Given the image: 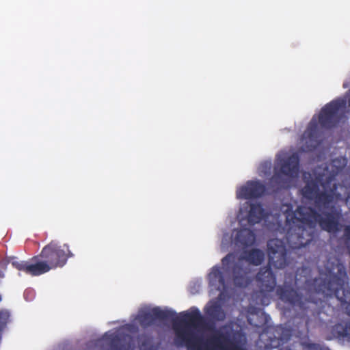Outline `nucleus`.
Wrapping results in <instances>:
<instances>
[{
    "label": "nucleus",
    "instance_id": "f257e3e1",
    "mask_svg": "<svg viewBox=\"0 0 350 350\" xmlns=\"http://www.w3.org/2000/svg\"><path fill=\"white\" fill-rule=\"evenodd\" d=\"M334 175L329 176L321 183L323 191H320V180L312 179L306 183L302 194L308 200H313L314 208L299 206L295 211H287L286 215V238L289 247L293 250L308 245L314 239L316 224L324 231L338 233L342 230V218L340 208L332 204L334 199H340L345 194L338 192Z\"/></svg>",
    "mask_w": 350,
    "mask_h": 350
},
{
    "label": "nucleus",
    "instance_id": "6ab92c4d",
    "mask_svg": "<svg viewBox=\"0 0 350 350\" xmlns=\"http://www.w3.org/2000/svg\"><path fill=\"white\" fill-rule=\"evenodd\" d=\"M301 272V273H306L308 272V269L307 268H301V269H298L297 271V275H296V280H299V278H297V275L299 274V273Z\"/></svg>",
    "mask_w": 350,
    "mask_h": 350
},
{
    "label": "nucleus",
    "instance_id": "39448f33",
    "mask_svg": "<svg viewBox=\"0 0 350 350\" xmlns=\"http://www.w3.org/2000/svg\"><path fill=\"white\" fill-rule=\"evenodd\" d=\"M72 256L73 254L67 244L61 246L52 241L42 248L40 254L31 258V262L14 260L11 264L20 271L31 276H38L51 269L63 267L68 259Z\"/></svg>",
    "mask_w": 350,
    "mask_h": 350
},
{
    "label": "nucleus",
    "instance_id": "5701e85b",
    "mask_svg": "<svg viewBox=\"0 0 350 350\" xmlns=\"http://www.w3.org/2000/svg\"><path fill=\"white\" fill-rule=\"evenodd\" d=\"M4 277V274L3 273V271L1 270H0V278H3Z\"/></svg>",
    "mask_w": 350,
    "mask_h": 350
},
{
    "label": "nucleus",
    "instance_id": "f3484780",
    "mask_svg": "<svg viewBox=\"0 0 350 350\" xmlns=\"http://www.w3.org/2000/svg\"><path fill=\"white\" fill-rule=\"evenodd\" d=\"M338 185V192L341 193H344V196L340 199H334V202L338 201L345 200L346 205L350 209V192L349 188L345 185L342 184H337Z\"/></svg>",
    "mask_w": 350,
    "mask_h": 350
},
{
    "label": "nucleus",
    "instance_id": "423d86ee",
    "mask_svg": "<svg viewBox=\"0 0 350 350\" xmlns=\"http://www.w3.org/2000/svg\"><path fill=\"white\" fill-rule=\"evenodd\" d=\"M299 169V158L297 154H293L277 163L271 182L280 188L287 187L288 180L297 176Z\"/></svg>",
    "mask_w": 350,
    "mask_h": 350
},
{
    "label": "nucleus",
    "instance_id": "4be33fe9",
    "mask_svg": "<svg viewBox=\"0 0 350 350\" xmlns=\"http://www.w3.org/2000/svg\"><path fill=\"white\" fill-rule=\"evenodd\" d=\"M348 94H349V98H348V105H349V107H350V90L348 91Z\"/></svg>",
    "mask_w": 350,
    "mask_h": 350
},
{
    "label": "nucleus",
    "instance_id": "9b49d317",
    "mask_svg": "<svg viewBox=\"0 0 350 350\" xmlns=\"http://www.w3.org/2000/svg\"><path fill=\"white\" fill-rule=\"evenodd\" d=\"M265 215V209L260 204H252L247 215L248 222L252 225L258 224Z\"/></svg>",
    "mask_w": 350,
    "mask_h": 350
},
{
    "label": "nucleus",
    "instance_id": "4468645a",
    "mask_svg": "<svg viewBox=\"0 0 350 350\" xmlns=\"http://www.w3.org/2000/svg\"><path fill=\"white\" fill-rule=\"evenodd\" d=\"M245 258L250 264L253 265H260L265 260V253L260 249H252L245 256L242 255V260Z\"/></svg>",
    "mask_w": 350,
    "mask_h": 350
},
{
    "label": "nucleus",
    "instance_id": "2eb2a0df",
    "mask_svg": "<svg viewBox=\"0 0 350 350\" xmlns=\"http://www.w3.org/2000/svg\"><path fill=\"white\" fill-rule=\"evenodd\" d=\"M139 348L140 350H157V347L153 344L152 338L146 335L138 337Z\"/></svg>",
    "mask_w": 350,
    "mask_h": 350
},
{
    "label": "nucleus",
    "instance_id": "6e6552de",
    "mask_svg": "<svg viewBox=\"0 0 350 350\" xmlns=\"http://www.w3.org/2000/svg\"><path fill=\"white\" fill-rule=\"evenodd\" d=\"M269 319V316L264 312L262 308L252 305L249 306L247 320L255 332L261 335L267 329Z\"/></svg>",
    "mask_w": 350,
    "mask_h": 350
},
{
    "label": "nucleus",
    "instance_id": "7ed1b4c3",
    "mask_svg": "<svg viewBox=\"0 0 350 350\" xmlns=\"http://www.w3.org/2000/svg\"><path fill=\"white\" fill-rule=\"evenodd\" d=\"M241 208L237 213V226L230 234L224 233L221 239V250L226 252L229 249L234 250L233 252L228 254L221 260L222 269L214 266L208 274V281L211 286L221 291V295L227 291L228 285L234 284L241 287Z\"/></svg>",
    "mask_w": 350,
    "mask_h": 350
},
{
    "label": "nucleus",
    "instance_id": "dca6fc26",
    "mask_svg": "<svg viewBox=\"0 0 350 350\" xmlns=\"http://www.w3.org/2000/svg\"><path fill=\"white\" fill-rule=\"evenodd\" d=\"M242 246L247 247L253 245L256 240L255 234L250 230L242 226Z\"/></svg>",
    "mask_w": 350,
    "mask_h": 350
},
{
    "label": "nucleus",
    "instance_id": "f03ea898",
    "mask_svg": "<svg viewBox=\"0 0 350 350\" xmlns=\"http://www.w3.org/2000/svg\"><path fill=\"white\" fill-rule=\"evenodd\" d=\"M305 294L298 292L290 285L278 286L276 294L283 302L291 305L303 315L317 317L324 307L323 298L336 297L350 316V288L348 276L343 264L338 262L319 278L304 281ZM330 333L340 341L350 343V321H342L333 325Z\"/></svg>",
    "mask_w": 350,
    "mask_h": 350
},
{
    "label": "nucleus",
    "instance_id": "412c9836",
    "mask_svg": "<svg viewBox=\"0 0 350 350\" xmlns=\"http://www.w3.org/2000/svg\"><path fill=\"white\" fill-rule=\"evenodd\" d=\"M243 327H244V326H243V325H242V331H243V328H244ZM243 340H246V336H245V334L243 333V332H242V341H243ZM243 343L242 342V346H243ZM242 350H246V349H244V348L242 347Z\"/></svg>",
    "mask_w": 350,
    "mask_h": 350
},
{
    "label": "nucleus",
    "instance_id": "9d476101",
    "mask_svg": "<svg viewBox=\"0 0 350 350\" xmlns=\"http://www.w3.org/2000/svg\"><path fill=\"white\" fill-rule=\"evenodd\" d=\"M265 186L259 181H249L245 186H242V198L247 199L258 198L265 192Z\"/></svg>",
    "mask_w": 350,
    "mask_h": 350
},
{
    "label": "nucleus",
    "instance_id": "b1692460",
    "mask_svg": "<svg viewBox=\"0 0 350 350\" xmlns=\"http://www.w3.org/2000/svg\"><path fill=\"white\" fill-rule=\"evenodd\" d=\"M336 162V160H334L333 163H335Z\"/></svg>",
    "mask_w": 350,
    "mask_h": 350
},
{
    "label": "nucleus",
    "instance_id": "20e7f679",
    "mask_svg": "<svg viewBox=\"0 0 350 350\" xmlns=\"http://www.w3.org/2000/svg\"><path fill=\"white\" fill-rule=\"evenodd\" d=\"M269 250V262L267 266L260 268L256 275V282L259 290L252 295V301L262 307L268 306L271 302V293L276 286V277L271 267L282 269L288 265L287 252L282 241L271 239L267 243Z\"/></svg>",
    "mask_w": 350,
    "mask_h": 350
},
{
    "label": "nucleus",
    "instance_id": "f8f14e48",
    "mask_svg": "<svg viewBox=\"0 0 350 350\" xmlns=\"http://www.w3.org/2000/svg\"><path fill=\"white\" fill-rule=\"evenodd\" d=\"M110 340V350H134V345L131 338L129 342H124L121 340L116 334H110L109 336Z\"/></svg>",
    "mask_w": 350,
    "mask_h": 350
},
{
    "label": "nucleus",
    "instance_id": "0eeeda50",
    "mask_svg": "<svg viewBox=\"0 0 350 350\" xmlns=\"http://www.w3.org/2000/svg\"><path fill=\"white\" fill-rule=\"evenodd\" d=\"M346 105L347 100L338 98L322 107L319 114V123L321 128L332 129L336 127L343 117Z\"/></svg>",
    "mask_w": 350,
    "mask_h": 350
},
{
    "label": "nucleus",
    "instance_id": "ddd939ff",
    "mask_svg": "<svg viewBox=\"0 0 350 350\" xmlns=\"http://www.w3.org/2000/svg\"><path fill=\"white\" fill-rule=\"evenodd\" d=\"M205 313L211 319L215 321H223L226 319L225 311L217 303L207 306Z\"/></svg>",
    "mask_w": 350,
    "mask_h": 350
},
{
    "label": "nucleus",
    "instance_id": "a211bd4d",
    "mask_svg": "<svg viewBox=\"0 0 350 350\" xmlns=\"http://www.w3.org/2000/svg\"><path fill=\"white\" fill-rule=\"evenodd\" d=\"M344 237L347 241H350V225H347L345 226Z\"/></svg>",
    "mask_w": 350,
    "mask_h": 350
},
{
    "label": "nucleus",
    "instance_id": "aec40b11",
    "mask_svg": "<svg viewBox=\"0 0 350 350\" xmlns=\"http://www.w3.org/2000/svg\"><path fill=\"white\" fill-rule=\"evenodd\" d=\"M236 196L238 199L241 198V186L237 187Z\"/></svg>",
    "mask_w": 350,
    "mask_h": 350
},
{
    "label": "nucleus",
    "instance_id": "1a4fd4ad",
    "mask_svg": "<svg viewBox=\"0 0 350 350\" xmlns=\"http://www.w3.org/2000/svg\"><path fill=\"white\" fill-rule=\"evenodd\" d=\"M319 136L318 122L313 118L301 137V143L303 144L304 150L312 151L314 150L319 144Z\"/></svg>",
    "mask_w": 350,
    "mask_h": 350
}]
</instances>
